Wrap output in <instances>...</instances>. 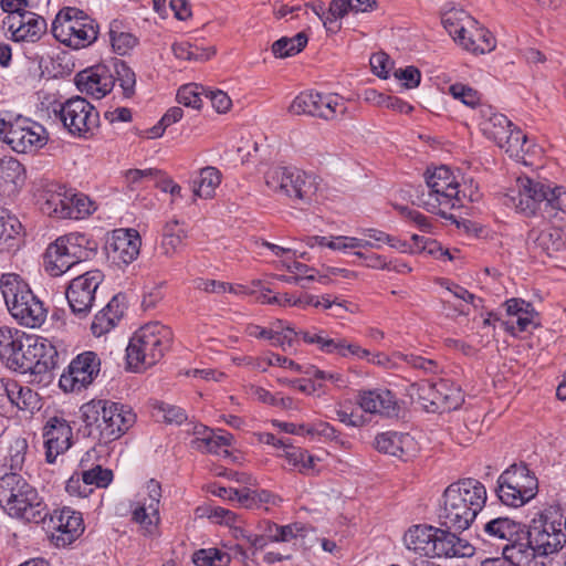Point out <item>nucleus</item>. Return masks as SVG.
Returning a JSON list of instances; mask_svg holds the SVG:
<instances>
[{
  "label": "nucleus",
  "instance_id": "obj_1",
  "mask_svg": "<svg viewBox=\"0 0 566 566\" xmlns=\"http://www.w3.org/2000/svg\"><path fill=\"white\" fill-rule=\"evenodd\" d=\"M486 489L479 480L467 478L451 483L442 493L438 520L440 526L468 530L486 503Z\"/></svg>",
  "mask_w": 566,
  "mask_h": 566
},
{
  "label": "nucleus",
  "instance_id": "obj_2",
  "mask_svg": "<svg viewBox=\"0 0 566 566\" xmlns=\"http://www.w3.org/2000/svg\"><path fill=\"white\" fill-rule=\"evenodd\" d=\"M0 506L11 517L40 524L48 515V505L21 474L6 473L0 478Z\"/></svg>",
  "mask_w": 566,
  "mask_h": 566
},
{
  "label": "nucleus",
  "instance_id": "obj_3",
  "mask_svg": "<svg viewBox=\"0 0 566 566\" xmlns=\"http://www.w3.org/2000/svg\"><path fill=\"white\" fill-rule=\"evenodd\" d=\"M172 331L159 322H150L136 331L126 348L127 366L133 371L149 368L170 349Z\"/></svg>",
  "mask_w": 566,
  "mask_h": 566
},
{
  "label": "nucleus",
  "instance_id": "obj_4",
  "mask_svg": "<svg viewBox=\"0 0 566 566\" xmlns=\"http://www.w3.org/2000/svg\"><path fill=\"white\" fill-rule=\"evenodd\" d=\"M98 242L87 233L71 232L49 244L44 253L45 271L51 276H61L73 265L93 259Z\"/></svg>",
  "mask_w": 566,
  "mask_h": 566
},
{
  "label": "nucleus",
  "instance_id": "obj_5",
  "mask_svg": "<svg viewBox=\"0 0 566 566\" xmlns=\"http://www.w3.org/2000/svg\"><path fill=\"white\" fill-rule=\"evenodd\" d=\"M0 289L9 312L21 325L35 328L44 323L48 310L20 275L2 274Z\"/></svg>",
  "mask_w": 566,
  "mask_h": 566
},
{
  "label": "nucleus",
  "instance_id": "obj_6",
  "mask_svg": "<svg viewBox=\"0 0 566 566\" xmlns=\"http://www.w3.org/2000/svg\"><path fill=\"white\" fill-rule=\"evenodd\" d=\"M563 523L549 521L541 514L527 526L525 525L522 562L518 566H531L536 556H548L558 553L566 544V532Z\"/></svg>",
  "mask_w": 566,
  "mask_h": 566
},
{
  "label": "nucleus",
  "instance_id": "obj_7",
  "mask_svg": "<svg viewBox=\"0 0 566 566\" xmlns=\"http://www.w3.org/2000/svg\"><path fill=\"white\" fill-rule=\"evenodd\" d=\"M428 195L418 196V206L428 212L447 218V210L462 207L460 184L447 166H440L426 172Z\"/></svg>",
  "mask_w": 566,
  "mask_h": 566
},
{
  "label": "nucleus",
  "instance_id": "obj_8",
  "mask_svg": "<svg viewBox=\"0 0 566 566\" xmlns=\"http://www.w3.org/2000/svg\"><path fill=\"white\" fill-rule=\"evenodd\" d=\"M264 178L270 190L286 196L295 206L311 205L319 186L315 175L289 167H272Z\"/></svg>",
  "mask_w": 566,
  "mask_h": 566
},
{
  "label": "nucleus",
  "instance_id": "obj_9",
  "mask_svg": "<svg viewBox=\"0 0 566 566\" xmlns=\"http://www.w3.org/2000/svg\"><path fill=\"white\" fill-rule=\"evenodd\" d=\"M98 30V24L94 19L74 7L60 10L51 27L53 36L62 44L73 49L86 48L94 43Z\"/></svg>",
  "mask_w": 566,
  "mask_h": 566
},
{
  "label": "nucleus",
  "instance_id": "obj_10",
  "mask_svg": "<svg viewBox=\"0 0 566 566\" xmlns=\"http://www.w3.org/2000/svg\"><path fill=\"white\" fill-rule=\"evenodd\" d=\"M495 493L502 504L521 507L538 493V479L525 462L513 463L497 478Z\"/></svg>",
  "mask_w": 566,
  "mask_h": 566
},
{
  "label": "nucleus",
  "instance_id": "obj_11",
  "mask_svg": "<svg viewBox=\"0 0 566 566\" xmlns=\"http://www.w3.org/2000/svg\"><path fill=\"white\" fill-rule=\"evenodd\" d=\"M525 524L507 516L494 517L485 522L478 534L484 543L501 548L502 556L512 565L518 566L522 562V545Z\"/></svg>",
  "mask_w": 566,
  "mask_h": 566
},
{
  "label": "nucleus",
  "instance_id": "obj_12",
  "mask_svg": "<svg viewBox=\"0 0 566 566\" xmlns=\"http://www.w3.org/2000/svg\"><path fill=\"white\" fill-rule=\"evenodd\" d=\"M0 139L18 154L36 151L48 143L44 126L18 116L14 120L0 117Z\"/></svg>",
  "mask_w": 566,
  "mask_h": 566
},
{
  "label": "nucleus",
  "instance_id": "obj_13",
  "mask_svg": "<svg viewBox=\"0 0 566 566\" xmlns=\"http://www.w3.org/2000/svg\"><path fill=\"white\" fill-rule=\"evenodd\" d=\"M41 209L50 217L80 220L92 214L96 206L87 195L73 188L56 186L54 190L46 192Z\"/></svg>",
  "mask_w": 566,
  "mask_h": 566
},
{
  "label": "nucleus",
  "instance_id": "obj_14",
  "mask_svg": "<svg viewBox=\"0 0 566 566\" xmlns=\"http://www.w3.org/2000/svg\"><path fill=\"white\" fill-rule=\"evenodd\" d=\"M55 116L67 132L77 137L88 138L99 126V113L84 97L74 96L54 108Z\"/></svg>",
  "mask_w": 566,
  "mask_h": 566
},
{
  "label": "nucleus",
  "instance_id": "obj_15",
  "mask_svg": "<svg viewBox=\"0 0 566 566\" xmlns=\"http://www.w3.org/2000/svg\"><path fill=\"white\" fill-rule=\"evenodd\" d=\"M412 387L417 388L418 399L428 412H450L460 408L464 401L461 388L447 379L437 382L422 381L413 384Z\"/></svg>",
  "mask_w": 566,
  "mask_h": 566
},
{
  "label": "nucleus",
  "instance_id": "obj_16",
  "mask_svg": "<svg viewBox=\"0 0 566 566\" xmlns=\"http://www.w3.org/2000/svg\"><path fill=\"white\" fill-rule=\"evenodd\" d=\"M104 274L99 270H91L71 280L65 296L71 313L78 319L88 316L95 302V294L103 282Z\"/></svg>",
  "mask_w": 566,
  "mask_h": 566
},
{
  "label": "nucleus",
  "instance_id": "obj_17",
  "mask_svg": "<svg viewBox=\"0 0 566 566\" xmlns=\"http://www.w3.org/2000/svg\"><path fill=\"white\" fill-rule=\"evenodd\" d=\"M40 524L46 532H51V541L56 547L72 544L84 532L82 514L66 506L51 513L48 511Z\"/></svg>",
  "mask_w": 566,
  "mask_h": 566
},
{
  "label": "nucleus",
  "instance_id": "obj_18",
  "mask_svg": "<svg viewBox=\"0 0 566 566\" xmlns=\"http://www.w3.org/2000/svg\"><path fill=\"white\" fill-rule=\"evenodd\" d=\"M101 359L95 352L86 350L71 360L61 375L59 386L64 392H80L98 376Z\"/></svg>",
  "mask_w": 566,
  "mask_h": 566
},
{
  "label": "nucleus",
  "instance_id": "obj_19",
  "mask_svg": "<svg viewBox=\"0 0 566 566\" xmlns=\"http://www.w3.org/2000/svg\"><path fill=\"white\" fill-rule=\"evenodd\" d=\"M80 412L83 424L78 429V433L94 441L91 451L102 452L103 448H107L112 443V439L104 438V432H99L105 431L103 427L108 424L107 399H93L84 403Z\"/></svg>",
  "mask_w": 566,
  "mask_h": 566
},
{
  "label": "nucleus",
  "instance_id": "obj_20",
  "mask_svg": "<svg viewBox=\"0 0 566 566\" xmlns=\"http://www.w3.org/2000/svg\"><path fill=\"white\" fill-rule=\"evenodd\" d=\"M29 354L31 361V369L28 375L30 376L29 382L48 385L53 379V370L60 365V354L56 347L43 337L34 335L33 347Z\"/></svg>",
  "mask_w": 566,
  "mask_h": 566
},
{
  "label": "nucleus",
  "instance_id": "obj_21",
  "mask_svg": "<svg viewBox=\"0 0 566 566\" xmlns=\"http://www.w3.org/2000/svg\"><path fill=\"white\" fill-rule=\"evenodd\" d=\"M444 527H436L429 524H417L408 528L403 535V543L409 551L421 556L441 557L443 548Z\"/></svg>",
  "mask_w": 566,
  "mask_h": 566
},
{
  "label": "nucleus",
  "instance_id": "obj_22",
  "mask_svg": "<svg viewBox=\"0 0 566 566\" xmlns=\"http://www.w3.org/2000/svg\"><path fill=\"white\" fill-rule=\"evenodd\" d=\"M142 238L135 229H116L105 243L107 259L114 264L128 265L137 259Z\"/></svg>",
  "mask_w": 566,
  "mask_h": 566
},
{
  "label": "nucleus",
  "instance_id": "obj_23",
  "mask_svg": "<svg viewBox=\"0 0 566 566\" xmlns=\"http://www.w3.org/2000/svg\"><path fill=\"white\" fill-rule=\"evenodd\" d=\"M38 403V394L31 388L22 387L13 379H0V415L6 416L14 409L33 411Z\"/></svg>",
  "mask_w": 566,
  "mask_h": 566
},
{
  "label": "nucleus",
  "instance_id": "obj_24",
  "mask_svg": "<svg viewBox=\"0 0 566 566\" xmlns=\"http://www.w3.org/2000/svg\"><path fill=\"white\" fill-rule=\"evenodd\" d=\"M75 84L80 92L99 99L113 90L115 75L109 65L96 64L78 72Z\"/></svg>",
  "mask_w": 566,
  "mask_h": 566
},
{
  "label": "nucleus",
  "instance_id": "obj_25",
  "mask_svg": "<svg viewBox=\"0 0 566 566\" xmlns=\"http://www.w3.org/2000/svg\"><path fill=\"white\" fill-rule=\"evenodd\" d=\"M45 460L54 463L57 455L64 453L72 444V428L62 417H51L43 428Z\"/></svg>",
  "mask_w": 566,
  "mask_h": 566
},
{
  "label": "nucleus",
  "instance_id": "obj_26",
  "mask_svg": "<svg viewBox=\"0 0 566 566\" xmlns=\"http://www.w3.org/2000/svg\"><path fill=\"white\" fill-rule=\"evenodd\" d=\"M358 403L365 412L378 413L384 417H398L400 406L396 395L387 388L361 390Z\"/></svg>",
  "mask_w": 566,
  "mask_h": 566
},
{
  "label": "nucleus",
  "instance_id": "obj_27",
  "mask_svg": "<svg viewBox=\"0 0 566 566\" xmlns=\"http://www.w3.org/2000/svg\"><path fill=\"white\" fill-rule=\"evenodd\" d=\"M108 424L104 428V438L112 443L122 438L136 422V413L129 405L107 399ZM103 433V430L101 431Z\"/></svg>",
  "mask_w": 566,
  "mask_h": 566
},
{
  "label": "nucleus",
  "instance_id": "obj_28",
  "mask_svg": "<svg viewBox=\"0 0 566 566\" xmlns=\"http://www.w3.org/2000/svg\"><path fill=\"white\" fill-rule=\"evenodd\" d=\"M527 248L535 255H547L562 251L566 247L564 231L549 227L543 230L532 229L527 234Z\"/></svg>",
  "mask_w": 566,
  "mask_h": 566
},
{
  "label": "nucleus",
  "instance_id": "obj_29",
  "mask_svg": "<svg viewBox=\"0 0 566 566\" xmlns=\"http://www.w3.org/2000/svg\"><path fill=\"white\" fill-rule=\"evenodd\" d=\"M468 23L467 32L463 34V40H459V45L473 54H485L493 51L496 46V40L491 31L474 18L468 20Z\"/></svg>",
  "mask_w": 566,
  "mask_h": 566
},
{
  "label": "nucleus",
  "instance_id": "obj_30",
  "mask_svg": "<svg viewBox=\"0 0 566 566\" xmlns=\"http://www.w3.org/2000/svg\"><path fill=\"white\" fill-rule=\"evenodd\" d=\"M479 116L481 119L479 125L483 135L496 145L514 127V124L504 114L496 113L491 105H480Z\"/></svg>",
  "mask_w": 566,
  "mask_h": 566
},
{
  "label": "nucleus",
  "instance_id": "obj_31",
  "mask_svg": "<svg viewBox=\"0 0 566 566\" xmlns=\"http://www.w3.org/2000/svg\"><path fill=\"white\" fill-rule=\"evenodd\" d=\"M374 447L381 453L406 459L410 455L413 439L409 433L386 431L376 436Z\"/></svg>",
  "mask_w": 566,
  "mask_h": 566
},
{
  "label": "nucleus",
  "instance_id": "obj_32",
  "mask_svg": "<svg viewBox=\"0 0 566 566\" xmlns=\"http://www.w3.org/2000/svg\"><path fill=\"white\" fill-rule=\"evenodd\" d=\"M25 180L23 165L13 157L0 159V191L7 196L18 192Z\"/></svg>",
  "mask_w": 566,
  "mask_h": 566
},
{
  "label": "nucleus",
  "instance_id": "obj_33",
  "mask_svg": "<svg viewBox=\"0 0 566 566\" xmlns=\"http://www.w3.org/2000/svg\"><path fill=\"white\" fill-rule=\"evenodd\" d=\"M124 311L120 307L119 295L113 296L107 305L95 316L91 325L94 336L101 337L114 328L123 317Z\"/></svg>",
  "mask_w": 566,
  "mask_h": 566
},
{
  "label": "nucleus",
  "instance_id": "obj_34",
  "mask_svg": "<svg viewBox=\"0 0 566 566\" xmlns=\"http://www.w3.org/2000/svg\"><path fill=\"white\" fill-rule=\"evenodd\" d=\"M28 334L18 328L0 326V361L3 365L18 366V359L14 360V350L23 346V337Z\"/></svg>",
  "mask_w": 566,
  "mask_h": 566
},
{
  "label": "nucleus",
  "instance_id": "obj_35",
  "mask_svg": "<svg viewBox=\"0 0 566 566\" xmlns=\"http://www.w3.org/2000/svg\"><path fill=\"white\" fill-rule=\"evenodd\" d=\"M312 96H316L314 98L316 109L313 111V117L333 120L346 111L345 103L337 94H322L312 91Z\"/></svg>",
  "mask_w": 566,
  "mask_h": 566
},
{
  "label": "nucleus",
  "instance_id": "obj_36",
  "mask_svg": "<svg viewBox=\"0 0 566 566\" xmlns=\"http://www.w3.org/2000/svg\"><path fill=\"white\" fill-rule=\"evenodd\" d=\"M221 172L212 166L202 168L199 177L192 181L193 200L199 198H212L217 187L221 182Z\"/></svg>",
  "mask_w": 566,
  "mask_h": 566
},
{
  "label": "nucleus",
  "instance_id": "obj_37",
  "mask_svg": "<svg viewBox=\"0 0 566 566\" xmlns=\"http://www.w3.org/2000/svg\"><path fill=\"white\" fill-rule=\"evenodd\" d=\"M109 41L115 53L118 55H126L138 44V38L126 31L123 21L113 20L109 23Z\"/></svg>",
  "mask_w": 566,
  "mask_h": 566
},
{
  "label": "nucleus",
  "instance_id": "obj_38",
  "mask_svg": "<svg viewBox=\"0 0 566 566\" xmlns=\"http://www.w3.org/2000/svg\"><path fill=\"white\" fill-rule=\"evenodd\" d=\"M306 527L303 523L295 522L287 525H279L266 521L264 526L265 536L272 543L291 542L297 537H305Z\"/></svg>",
  "mask_w": 566,
  "mask_h": 566
},
{
  "label": "nucleus",
  "instance_id": "obj_39",
  "mask_svg": "<svg viewBox=\"0 0 566 566\" xmlns=\"http://www.w3.org/2000/svg\"><path fill=\"white\" fill-rule=\"evenodd\" d=\"M111 69L115 75V82H118L125 98H132L135 95L136 74L133 69L123 60L113 59Z\"/></svg>",
  "mask_w": 566,
  "mask_h": 566
},
{
  "label": "nucleus",
  "instance_id": "obj_40",
  "mask_svg": "<svg viewBox=\"0 0 566 566\" xmlns=\"http://www.w3.org/2000/svg\"><path fill=\"white\" fill-rule=\"evenodd\" d=\"M307 42L308 36L303 31L292 38L282 36L272 44V53L280 59L294 56L305 49Z\"/></svg>",
  "mask_w": 566,
  "mask_h": 566
},
{
  "label": "nucleus",
  "instance_id": "obj_41",
  "mask_svg": "<svg viewBox=\"0 0 566 566\" xmlns=\"http://www.w3.org/2000/svg\"><path fill=\"white\" fill-rule=\"evenodd\" d=\"M527 136L522 132L521 128L514 125L513 128L505 135L497 146L505 150V153L515 160L524 158V155L528 151L526 147Z\"/></svg>",
  "mask_w": 566,
  "mask_h": 566
},
{
  "label": "nucleus",
  "instance_id": "obj_42",
  "mask_svg": "<svg viewBox=\"0 0 566 566\" xmlns=\"http://www.w3.org/2000/svg\"><path fill=\"white\" fill-rule=\"evenodd\" d=\"M443 545L441 557H465L471 556L474 552V547L470 545L467 539L460 538L455 531L444 528Z\"/></svg>",
  "mask_w": 566,
  "mask_h": 566
},
{
  "label": "nucleus",
  "instance_id": "obj_43",
  "mask_svg": "<svg viewBox=\"0 0 566 566\" xmlns=\"http://www.w3.org/2000/svg\"><path fill=\"white\" fill-rule=\"evenodd\" d=\"M353 10L350 0H332L327 8V18H325V29L328 33H337L342 29L338 20L346 17Z\"/></svg>",
  "mask_w": 566,
  "mask_h": 566
},
{
  "label": "nucleus",
  "instance_id": "obj_44",
  "mask_svg": "<svg viewBox=\"0 0 566 566\" xmlns=\"http://www.w3.org/2000/svg\"><path fill=\"white\" fill-rule=\"evenodd\" d=\"M468 20H472V17L463 11L449 12L442 18L444 29L458 44L467 32Z\"/></svg>",
  "mask_w": 566,
  "mask_h": 566
},
{
  "label": "nucleus",
  "instance_id": "obj_45",
  "mask_svg": "<svg viewBox=\"0 0 566 566\" xmlns=\"http://www.w3.org/2000/svg\"><path fill=\"white\" fill-rule=\"evenodd\" d=\"M186 233L178 229V221L169 222L165 226L161 239V249L164 254L172 256L181 247Z\"/></svg>",
  "mask_w": 566,
  "mask_h": 566
},
{
  "label": "nucleus",
  "instance_id": "obj_46",
  "mask_svg": "<svg viewBox=\"0 0 566 566\" xmlns=\"http://www.w3.org/2000/svg\"><path fill=\"white\" fill-rule=\"evenodd\" d=\"M233 436L226 430L219 429L213 432L212 438H200L191 440V447L196 450L209 453H217L220 447L231 446Z\"/></svg>",
  "mask_w": 566,
  "mask_h": 566
},
{
  "label": "nucleus",
  "instance_id": "obj_47",
  "mask_svg": "<svg viewBox=\"0 0 566 566\" xmlns=\"http://www.w3.org/2000/svg\"><path fill=\"white\" fill-rule=\"evenodd\" d=\"M230 560V555L218 548H201L192 555L196 566H228Z\"/></svg>",
  "mask_w": 566,
  "mask_h": 566
},
{
  "label": "nucleus",
  "instance_id": "obj_48",
  "mask_svg": "<svg viewBox=\"0 0 566 566\" xmlns=\"http://www.w3.org/2000/svg\"><path fill=\"white\" fill-rule=\"evenodd\" d=\"M517 189L512 190L509 196L511 203L526 217L535 216L539 210L537 203L534 201V197L527 193L526 189L522 185L516 184Z\"/></svg>",
  "mask_w": 566,
  "mask_h": 566
},
{
  "label": "nucleus",
  "instance_id": "obj_49",
  "mask_svg": "<svg viewBox=\"0 0 566 566\" xmlns=\"http://www.w3.org/2000/svg\"><path fill=\"white\" fill-rule=\"evenodd\" d=\"M23 41L35 42L46 32V21L43 17L29 11L25 13Z\"/></svg>",
  "mask_w": 566,
  "mask_h": 566
},
{
  "label": "nucleus",
  "instance_id": "obj_50",
  "mask_svg": "<svg viewBox=\"0 0 566 566\" xmlns=\"http://www.w3.org/2000/svg\"><path fill=\"white\" fill-rule=\"evenodd\" d=\"M171 50L177 59L185 61H207L214 54V51L199 50L188 42L174 43Z\"/></svg>",
  "mask_w": 566,
  "mask_h": 566
},
{
  "label": "nucleus",
  "instance_id": "obj_51",
  "mask_svg": "<svg viewBox=\"0 0 566 566\" xmlns=\"http://www.w3.org/2000/svg\"><path fill=\"white\" fill-rule=\"evenodd\" d=\"M516 184L522 185V187L526 189L527 193H530L531 197H534V201L537 203L539 209L542 205L546 207L551 189L549 185L533 180L528 177H518L516 179Z\"/></svg>",
  "mask_w": 566,
  "mask_h": 566
},
{
  "label": "nucleus",
  "instance_id": "obj_52",
  "mask_svg": "<svg viewBox=\"0 0 566 566\" xmlns=\"http://www.w3.org/2000/svg\"><path fill=\"white\" fill-rule=\"evenodd\" d=\"M33 338L34 335L29 334L25 337H23V346H21V348L18 350L15 349L13 354L14 360H19L17 364L18 366H11L10 364L4 365L8 369L23 375L29 373V369H31L30 364L32 361V358L30 356L31 354H29V352L33 347Z\"/></svg>",
  "mask_w": 566,
  "mask_h": 566
},
{
  "label": "nucleus",
  "instance_id": "obj_53",
  "mask_svg": "<svg viewBox=\"0 0 566 566\" xmlns=\"http://www.w3.org/2000/svg\"><path fill=\"white\" fill-rule=\"evenodd\" d=\"M448 92L453 98L461 101L469 107L474 108L481 105V94L469 85L454 83L449 86Z\"/></svg>",
  "mask_w": 566,
  "mask_h": 566
},
{
  "label": "nucleus",
  "instance_id": "obj_54",
  "mask_svg": "<svg viewBox=\"0 0 566 566\" xmlns=\"http://www.w3.org/2000/svg\"><path fill=\"white\" fill-rule=\"evenodd\" d=\"M366 98L368 101L373 98L379 106L396 111L401 114H408L413 109V107L403 99L392 95H386L381 93L378 94L376 91L367 92Z\"/></svg>",
  "mask_w": 566,
  "mask_h": 566
},
{
  "label": "nucleus",
  "instance_id": "obj_55",
  "mask_svg": "<svg viewBox=\"0 0 566 566\" xmlns=\"http://www.w3.org/2000/svg\"><path fill=\"white\" fill-rule=\"evenodd\" d=\"M160 176V169H128L124 172V178L129 190L134 191L144 186L147 180L155 181V178Z\"/></svg>",
  "mask_w": 566,
  "mask_h": 566
},
{
  "label": "nucleus",
  "instance_id": "obj_56",
  "mask_svg": "<svg viewBox=\"0 0 566 566\" xmlns=\"http://www.w3.org/2000/svg\"><path fill=\"white\" fill-rule=\"evenodd\" d=\"M84 484L93 488H106L113 481V471L109 469H104L101 464H96L94 468L90 470H84L83 472Z\"/></svg>",
  "mask_w": 566,
  "mask_h": 566
},
{
  "label": "nucleus",
  "instance_id": "obj_57",
  "mask_svg": "<svg viewBox=\"0 0 566 566\" xmlns=\"http://www.w3.org/2000/svg\"><path fill=\"white\" fill-rule=\"evenodd\" d=\"M200 90L203 88L197 84L182 85L177 92L178 103L187 107L200 109L202 105V92Z\"/></svg>",
  "mask_w": 566,
  "mask_h": 566
},
{
  "label": "nucleus",
  "instance_id": "obj_58",
  "mask_svg": "<svg viewBox=\"0 0 566 566\" xmlns=\"http://www.w3.org/2000/svg\"><path fill=\"white\" fill-rule=\"evenodd\" d=\"M21 229L20 221L8 213L7 210L0 208V244L10 239H14Z\"/></svg>",
  "mask_w": 566,
  "mask_h": 566
},
{
  "label": "nucleus",
  "instance_id": "obj_59",
  "mask_svg": "<svg viewBox=\"0 0 566 566\" xmlns=\"http://www.w3.org/2000/svg\"><path fill=\"white\" fill-rule=\"evenodd\" d=\"M154 408L161 413L164 421L169 424H181L188 419L186 411L175 405L157 401Z\"/></svg>",
  "mask_w": 566,
  "mask_h": 566
},
{
  "label": "nucleus",
  "instance_id": "obj_60",
  "mask_svg": "<svg viewBox=\"0 0 566 566\" xmlns=\"http://www.w3.org/2000/svg\"><path fill=\"white\" fill-rule=\"evenodd\" d=\"M28 442L24 438H17L9 447V467L13 471H20L24 464Z\"/></svg>",
  "mask_w": 566,
  "mask_h": 566
},
{
  "label": "nucleus",
  "instance_id": "obj_61",
  "mask_svg": "<svg viewBox=\"0 0 566 566\" xmlns=\"http://www.w3.org/2000/svg\"><path fill=\"white\" fill-rule=\"evenodd\" d=\"M316 96H312V91L301 92L298 95L294 97L292 101L289 111L294 115H307L313 116L314 107V98Z\"/></svg>",
  "mask_w": 566,
  "mask_h": 566
},
{
  "label": "nucleus",
  "instance_id": "obj_62",
  "mask_svg": "<svg viewBox=\"0 0 566 566\" xmlns=\"http://www.w3.org/2000/svg\"><path fill=\"white\" fill-rule=\"evenodd\" d=\"M148 499L145 500L142 505H145L147 511L159 522V501L161 497V486L156 480H150L147 483Z\"/></svg>",
  "mask_w": 566,
  "mask_h": 566
},
{
  "label": "nucleus",
  "instance_id": "obj_63",
  "mask_svg": "<svg viewBox=\"0 0 566 566\" xmlns=\"http://www.w3.org/2000/svg\"><path fill=\"white\" fill-rule=\"evenodd\" d=\"M132 521L138 523L148 535L153 534L157 525L156 520L142 503H137L132 511Z\"/></svg>",
  "mask_w": 566,
  "mask_h": 566
},
{
  "label": "nucleus",
  "instance_id": "obj_64",
  "mask_svg": "<svg viewBox=\"0 0 566 566\" xmlns=\"http://www.w3.org/2000/svg\"><path fill=\"white\" fill-rule=\"evenodd\" d=\"M24 15L25 13H8L2 21L3 27H7L8 31L11 32V40L14 42L23 41Z\"/></svg>",
  "mask_w": 566,
  "mask_h": 566
}]
</instances>
